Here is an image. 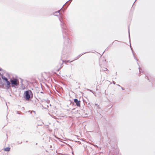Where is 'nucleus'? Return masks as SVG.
<instances>
[{"label":"nucleus","instance_id":"1","mask_svg":"<svg viewBox=\"0 0 155 155\" xmlns=\"http://www.w3.org/2000/svg\"><path fill=\"white\" fill-rule=\"evenodd\" d=\"M12 86L13 87L14 85L17 86L19 84V81L16 78H13L12 80L10 81Z\"/></svg>","mask_w":155,"mask_h":155},{"label":"nucleus","instance_id":"2","mask_svg":"<svg viewBox=\"0 0 155 155\" xmlns=\"http://www.w3.org/2000/svg\"><path fill=\"white\" fill-rule=\"evenodd\" d=\"M32 94V92L30 90L26 91L25 92V98L26 100H28L30 98V95Z\"/></svg>","mask_w":155,"mask_h":155},{"label":"nucleus","instance_id":"3","mask_svg":"<svg viewBox=\"0 0 155 155\" xmlns=\"http://www.w3.org/2000/svg\"><path fill=\"white\" fill-rule=\"evenodd\" d=\"M2 79L3 80L5 81V82L7 85V87L8 88H9L10 87V83L8 81V79L5 77L2 78Z\"/></svg>","mask_w":155,"mask_h":155},{"label":"nucleus","instance_id":"4","mask_svg":"<svg viewBox=\"0 0 155 155\" xmlns=\"http://www.w3.org/2000/svg\"><path fill=\"white\" fill-rule=\"evenodd\" d=\"M113 44L115 46L117 47L120 45V42L118 41L115 40L114 41L113 43Z\"/></svg>","mask_w":155,"mask_h":155},{"label":"nucleus","instance_id":"5","mask_svg":"<svg viewBox=\"0 0 155 155\" xmlns=\"http://www.w3.org/2000/svg\"><path fill=\"white\" fill-rule=\"evenodd\" d=\"M74 102L76 104V105L79 107L80 106V101H78L77 99H74Z\"/></svg>","mask_w":155,"mask_h":155},{"label":"nucleus","instance_id":"6","mask_svg":"<svg viewBox=\"0 0 155 155\" xmlns=\"http://www.w3.org/2000/svg\"><path fill=\"white\" fill-rule=\"evenodd\" d=\"M10 150V148L9 147H6L4 149V150L6 151H9Z\"/></svg>","mask_w":155,"mask_h":155}]
</instances>
